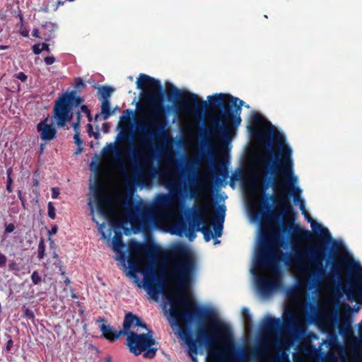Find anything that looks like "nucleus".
Segmentation results:
<instances>
[{
    "label": "nucleus",
    "mask_w": 362,
    "mask_h": 362,
    "mask_svg": "<svg viewBox=\"0 0 362 362\" xmlns=\"http://www.w3.org/2000/svg\"><path fill=\"white\" fill-rule=\"evenodd\" d=\"M214 204L211 202H204V204L196 209L192 213L194 227L196 230L201 231L206 241H209L214 235L211 230L208 219L210 217V213L214 209Z\"/></svg>",
    "instance_id": "obj_12"
},
{
    "label": "nucleus",
    "mask_w": 362,
    "mask_h": 362,
    "mask_svg": "<svg viewBox=\"0 0 362 362\" xmlns=\"http://www.w3.org/2000/svg\"><path fill=\"white\" fill-rule=\"evenodd\" d=\"M16 78L19 79L22 82H25L28 78V76L23 72L21 71L16 74Z\"/></svg>",
    "instance_id": "obj_43"
},
{
    "label": "nucleus",
    "mask_w": 362,
    "mask_h": 362,
    "mask_svg": "<svg viewBox=\"0 0 362 362\" xmlns=\"http://www.w3.org/2000/svg\"><path fill=\"white\" fill-rule=\"evenodd\" d=\"M163 273L153 269H151L148 273L144 274V286L152 299L158 300L163 288Z\"/></svg>",
    "instance_id": "obj_14"
},
{
    "label": "nucleus",
    "mask_w": 362,
    "mask_h": 362,
    "mask_svg": "<svg viewBox=\"0 0 362 362\" xmlns=\"http://www.w3.org/2000/svg\"><path fill=\"white\" fill-rule=\"evenodd\" d=\"M88 205L91 208L92 212H93V206L91 201L89 202Z\"/></svg>",
    "instance_id": "obj_64"
},
{
    "label": "nucleus",
    "mask_w": 362,
    "mask_h": 362,
    "mask_svg": "<svg viewBox=\"0 0 362 362\" xmlns=\"http://www.w3.org/2000/svg\"><path fill=\"white\" fill-rule=\"evenodd\" d=\"M84 98L77 95L76 90H71L62 94L54 103L53 118L58 127H64L74 117L72 110L78 107Z\"/></svg>",
    "instance_id": "obj_8"
},
{
    "label": "nucleus",
    "mask_w": 362,
    "mask_h": 362,
    "mask_svg": "<svg viewBox=\"0 0 362 362\" xmlns=\"http://www.w3.org/2000/svg\"><path fill=\"white\" fill-rule=\"evenodd\" d=\"M112 247L113 250L117 252H120L124 247L122 240V234L119 230L115 231V235L112 238Z\"/></svg>",
    "instance_id": "obj_24"
},
{
    "label": "nucleus",
    "mask_w": 362,
    "mask_h": 362,
    "mask_svg": "<svg viewBox=\"0 0 362 362\" xmlns=\"http://www.w3.org/2000/svg\"><path fill=\"white\" fill-rule=\"evenodd\" d=\"M8 268L11 271H18L19 270L18 265L15 262H10L8 264Z\"/></svg>",
    "instance_id": "obj_49"
},
{
    "label": "nucleus",
    "mask_w": 362,
    "mask_h": 362,
    "mask_svg": "<svg viewBox=\"0 0 362 362\" xmlns=\"http://www.w3.org/2000/svg\"><path fill=\"white\" fill-rule=\"evenodd\" d=\"M57 230H58V227L56 225L53 226L51 228V230L49 231V234L50 235L56 234L57 232Z\"/></svg>",
    "instance_id": "obj_55"
},
{
    "label": "nucleus",
    "mask_w": 362,
    "mask_h": 362,
    "mask_svg": "<svg viewBox=\"0 0 362 362\" xmlns=\"http://www.w3.org/2000/svg\"><path fill=\"white\" fill-rule=\"evenodd\" d=\"M197 164H198V160H192V161H190L191 166H192L194 165H197Z\"/></svg>",
    "instance_id": "obj_62"
},
{
    "label": "nucleus",
    "mask_w": 362,
    "mask_h": 362,
    "mask_svg": "<svg viewBox=\"0 0 362 362\" xmlns=\"http://www.w3.org/2000/svg\"><path fill=\"white\" fill-rule=\"evenodd\" d=\"M169 267L170 279L178 284L173 293L180 298L170 299V325L177 327V334L187 346L192 360H197L193 354L198 352V343L209 347L218 341L231 343L230 327L218 320L212 310L191 302L185 296L190 288L196 267L195 257L187 245L179 243L172 247Z\"/></svg>",
    "instance_id": "obj_1"
},
{
    "label": "nucleus",
    "mask_w": 362,
    "mask_h": 362,
    "mask_svg": "<svg viewBox=\"0 0 362 362\" xmlns=\"http://www.w3.org/2000/svg\"><path fill=\"white\" fill-rule=\"evenodd\" d=\"M221 170L218 173H217V175L221 177V178H220L219 180H220V182H222V179H225L227 177L228 171L223 164H221Z\"/></svg>",
    "instance_id": "obj_38"
},
{
    "label": "nucleus",
    "mask_w": 362,
    "mask_h": 362,
    "mask_svg": "<svg viewBox=\"0 0 362 362\" xmlns=\"http://www.w3.org/2000/svg\"><path fill=\"white\" fill-rule=\"evenodd\" d=\"M32 50L35 54H40L42 52L41 43H37L33 45Z\"/></svg>",
    "instance_id": "obj_41"
},
{
    "label": "nucleus",
    "mask_w": 362,
    "mask_h": 362,
    "mask_svg": "<svg viewBox=\"0 0 362 362\" xmlns=\"http://www.w3.org/2000/svg\"><path fill=\"white\" fill-rule=\"evenodd\" d=\"M95 322L99 324V329L101 331L102 335L111 342L115 341L121 336L126 335L128 333V330L132 327L147 329V325L143 320L132 312L126 313L122 324L123 328L119 331L114 329L111 326L107 325V320L104 317L95 319Z\"/></svg>",
    "instance_id": "obj_10"
},
{
    "label": "nucleus",
    "mask_w": 362,
    "mask_h": 362,
    "mask_svg": "<svg viewBox=\"0 0 362 362\" xmlns=\"http://www.w3.org/2000/svg\"><path fill=\"white\" fill-rule=\"evenodd\" d=\"M8 47L7 45H0V50L7 49Z\"/></svg>",
    "instance_id": "obj_59"
},
{
    "label": "nucleus",
    "mask_w": 362,
    "mask_h": 362,
    "mask_svg": "<svg viewBox=\"0 0 362 362\" xmlns=\"http://www.w3.org/2000/svg\"><path fill=\"white\" fill-rule=\"evenodd\" d=\"M128 264L130 269L128 274L130 276L136 277L135 274L140 272L139 262L138 259L136 257H129L128 259Z\"/></svg>",
    "instance_id": "obj_25"
},
{
    "label": "nucleus",
    "mask_w": 362,
    "mask_h": 362,
    "mask_svg": "<svg viewBox=\"0 0 362 362\" xmlns=\"http://www.w3.org/2000/svg\"><path fill=\"white\" fill-rule=\"evenodd\" d=\"M87 128H88V132L89 136H91L93 135L95 139H98L99 137L100 133L98 132L93 133V126L90 124H88L87 125Z\"/></svg>",
    "instance_id": "obj_42"
},
{
    "label": "nucleus",
    "mask_w": 362,
    "mask_h": 362,
    "mask_svg": "<svg viewBox=\"0 0 362 362\" xmlns=\"http://www.w3.org/2000/svg\"><path fill=\"white\" fill-rule=\"evenodd\" d=\"M40 33L37 28H34L32 32V35L33 37L40 38L41 37L39 35Z\"/></svg>",
    "instance_id": "obj_52"
},
{
    "label": "nucleus",
    "mask_w": 362,
    "mask_h": 362,
    "mask_svg": "<svg viewBox=\"0 0 362 362\" xmlns=\"http://www.w3.org/2000/svg\"><path fill=\"white\" fill-rule=\"evenodd\" d=\"M226 208L224 206H220L218 212L213 216L216 223L214 225L216 237H221L223 230V223L225 218Z\"/></svg>",
    "instance_id": "obj_22"
},
{
    "label": "nucleus",
    "mask_w": 362,
    "mask_h": 362,
    "mask_svg": "<svg viewBox=\"0 0 362 362\" xmlns=\"http://www.w3.org/2000/svg\"><path fill=\"white\" fill-rule=\"evenodd\" d=\"M18 16L19 17V19L21 21V23H23V14L22 13H18Z\"/></svg>",
    "instance_id": "obj_60"
},
{
    "label": "nucleus",
    "mask_w": 362,
    "mask_h": 362,
    "mask_svg": "<svg viewBox=\"0 0 362 362\" xmlns=\"http://www.w3.org/2000/svg\"><path fill=\"white\" fill-rule=\"evenodd\" d=\"M48 117L44 120L40 121L37 124V131L40 133V136L42 140L49 141L54 139L57 136V130L52 124L47 123Z\"/></svg>",
    "instance_id": "obj_17"
},
{
    "label": "nucleus",
    "mask_w": 362,
    "mask_h": 362,
    "mask_svg": "<svg viewBox=\"0 0 362 362\" xmlns=\"http://www.w3.org/2000/svg\"><path fill=\"white\" fill-rule=\"evenodd\" d=\"M7 262V257L5 255L0 252V267H4L6 266Z\"/></svg>",
    "instance_id": "obj_44"
},
{
    "label": "nucleus",
    "mask_w": 362,
    "mask_h": 362,
    "mask_svg": "<svg viewBox=\"0 0 362 362\" xmlns=\"http://www.w3.org/2000/svg\"><path fill=\"white\" fill-rule=\"evenodd\" d=\"M81 112L86 114L89 122L92 121V116H91L90 110L87 105H81Z\"/></svg>",
    "instance_id": "obj_35"
},
{
    "label": "nucleus",
    "mask_w": 362,
    "mask_h": 362,
    "mask_svg": "<svg viewBox=\"0 0 362 362\" xmlns=\"http://www.w3.org/2000/svg\"><path fill=\"white\" fill-rule=\"evenodd\" d=\"M146 331V333L138 334L129 329L126 334L127 345L130 352L135 356H139L143 352L144 358H153L156 356L157 349L152 346L155 345L156 341L152 330L147 328Z\"/></svg>",
    "instance_id": "obj_9"
},
{
    "label": "nucleus",
    "mask_w": 362,
    "mask_h": 362,
    "mask_svg": "<svg viewBox=\"0 0 362 362\" xmlns=\"http://www.w3.org/2000/svg\"><path fill=\"white\" fill-rule=\"evenodd\" d=\"M344 269L350 271L356 270L354 278L347 279L346 284H340V288L347 297L353 302L358 299L362 301V269L358 263L349 258H340L337 262H332L330 275L336 280L341 279Z\"/></svg>",
    "instance_id": "obj_6"
},
{
    "label": "nucleus",
    "mask_w": 362,
    "mask_h": 362,
    "mask_svg": "<svg viewBox=\"0 0 362 362\" xmlns=\"http://www.w3.org/2000/svg\"><path fill=\"white\" fill-rule=\"evenodd\" d=\"M158 247L156 245H147L136 241H133L129 245V252L131 254L133 252L139 253L142 252L148 257H153L156 255Z\"/></svg>",
    "instance_id": "obj_20"
},
{
    "label": "nucleus",
    "mask_w": 362,
    "mask_h": 362,
    "mask_svg": "<svg viewBox=\"0 0 362 362\" xmlns=\"http://www.w3.org/2000/svg\"><path fill=\"white\" fill-rule=\"evenodd\" d=\"M279 233L274 230L267 229L261 235L259 248L256 252L255 263L261 268H267L272 272L279 270L280 256H286L285 264L303 271L305 260H310L315 267L316 272L313 276L317 280L327 278L329 274L326 273L322 260L325 258V247L318 245L315 247H305L294 250L293 253L287 255L279 250L276 245Z\"/></svg>",
    "instance_id": "obj_3"
},
{
    "label": "nucleus",
    "mask_w": 362,
    "mask_h": 362,
    "mask_svg": "<svg viewBox=\"0 0 362 362\" xmlns=\"http://www.w3.org/2000/svg\"><path fill=\"white\" fill-rule=\"evenodd\" d=\"M57 28V26L51 22H46L42 25V37L41 39L44 40L45 42H48L54 37V33Z\"/></svg>",
    "instance_id": "obj_23"
},
{
    "label": "nucleus",
    "mask_w": 362,
    "mask_h": 362,
    "mask_svg": "<svg viewBox=\"0 0 362 362\" xmlns=\"http://www.w3.org/2000/svg\"><path fill=\"white\" fill-rule=\"evenodd\" d=\"M136 86L139 89H146L141 93V100L148 105L150 108L149 121L153 132L149 134L156 139L165 141L170 139L169 132L165 129L166 113L170 107L165 109L163 105V89L160 81L144 74H140Z\"/></svg>",
    "instance_id": "obj_4"
},
{
    "label": "nucleus",
    "mask_w": 362,
    "mask_h": 362,
    "mask_svg": "<svg viewBox=\"0 0 362 362\" xmlns=\"http://www.w3.org/2000/svg\"><path fill=\"white\" fill-rule=\"evenodd\" d=\"M207 99L210 108L220 110L219 117L212 122V130L228 144L231 140L230 132L241 122L240 115L244 102L224 93H216Z\"/></svg>",
    "instance_id": "obj_5"
},
{
    "label": "nucleus",
    "mask_w": 362,
    "mask_h": 362,
    "mask_svg": "<svg viewBox=\"0 0 362 362\" xmlns=\"http://www.w3.org/2000/svg\"><path fill=\"white\" fill-rule=\"evenodd\" d=\"M16 226L13 223H5L4 233L8 234L14 231Z\"/></svg>",
    "instance_id": "obj_39"
},
{
    "label": "nucleus",
    "mask_w": 362,
    "mask_h": 362,
    "mask_svg": "<svg viewBox=\"0 0 362 362\" xmlns=\"http://www.w3.org/2000/svg\"><path fill=\"white\" fill-rule=\"evenodd\" d=\"M30 278L34 285H38L42 281L41 276L37 271H34L31 274Z\"/></svg>",
    "instance_id": "obj_31"
},
{
    "label": "nucleus",
    "mask_w": 362,
    "mask_h": 362,
    "mask_svg": "<svg viewBox=\"0 0 362 362\" xmlns=\"http://www.w3.org/2000/svg\"><path fill=\"white\" fill-rule=\"evenodd\" d=\"M113 110L110 108V100H102L101 104V115L104 120H106L109 117L112 115Z\"/></svg>",
    "instance_id": "obj_26"
},
{
    "label": "nucleus",
    "mask_w": 362,
    "mask_h": 362,
    "mask_svg": "<svg viewBox=\"0 0 362 362\" xmlns=\"http://www.w3.org/2000/svg\"><path fill=\"white\" fill-rule=\"evenodd\" d=\"M280 202L284 206L286 213H291L292 211V207L288 199L284 197H281Z\"/></svg>",
    "instance_id": "obj_34"
},
{
    "label": "nucleus",
    "mask_w": 362,
    "mask_h": 362,
    "mask_svg": "<svg viewBox=\"0 0 362 362\" xmlns=\"http://www.w3.org/2000/svg\"><path fill=\"white\" fill-rule=\"evenodd\" d=\"M265 122L264 117L257 112H254L250 117V122L255 125H261Z\"/></svg>",
    "instance_id": "obj_29"
},
{
    "label": "nucleus",
    "mask_w": 362,
    "mask_h": 362,
    "mask_svg": "<svg viewBox=\"0 0 362 362\" xmlns=\"http://www.w3.org/2000/svg\"><path fill=\"white\" fill-rule=\"evenodd\" d=\"M242 315L244 319L245 320L246 324L249 325L252 322V317L250 314L249 310L246 308H243Z\"/></svg>",
    "instance_id": "obj_32"
},
{
    "label": "nucleus",
    "mask_w": 362,
    "mask_h": 362,
    "mask_svg": "<svg viewBox=\"0 0 362 362\" xmlns=\"http://www.w3.org/2000/svg\"><path fill=\"white\" fill-rule=\"evenodd\" d=\"M289 228L293 230V238L298 240L309 241L313 240L314 235L311 231L301 228L298 226L295 225L293 221L290 222Z\"/></svg>",
    "instance_id": "obj_21"
},
{
    "label": "nucleus",
    "mask_w": 362,
    "mask_h": 362,
    "mask_svg": "<svg viewBox=\"0 0 362 362\" xmlns=\"http://www.w3.org/2000/svg\"><path fill=\"white\" fill-rule=\"evenodd\" d=\"M7 337L9 338V339L7 341L6 344V351H10L11 349V348L13 347V340L11 339V337L10 335L7 334Z\"/></svg>",
    "instance_id": "obj_48"
},
{
    "label": "nucleus",
    "mask_w": 362,
    "mask_h": 362,
    "mask_svg": "<svg viewBox=\"0 0 362 362\" xmlns=\"http://www.w3.org/2000/svg\"><path fill=\"white\" fill-rule=\"evenodd\" d=\"M278 281L271 279L264 276L256 279V286L259 291L264 296H269L278 288Z\"/></svg>",
    "instance_id": "obj_16"
},
{
    "label": "nucleus",
    "mask_w": 362,
    "mask_h": 362,
    "mask_svg": "<svg viewBox=\"0 0 362 362\" xmlns=\"http://www.w3.org/2000/svg\"><path fill=\"white\" fill-rule=\"evenodd\" d=\"M47 213L48 216L51 219H54L56 218L55 208L53 206L52 202H49L47 205Z\"/></svg>",
    "instance_id": "obj_33"
},
{
    "label": "nucleus",
    "mask_w": 362,
    "mask_h": 362,
    "mask_svg": "<svg viewBox=\"0 0 362 362\" xmlns=\"http://www.w3.org/2000/svg\"><path fill=\"white\" fill-rule=\"evenodd\" d=\"M269 129L262 130L255 128L252 134L267 146V150L255 156L254 163L258 173L254 175L248 183V188L255 192L264 194L272 187L274 191L283 193L292 192L293 202L299 203L302 214L311 223L313 230L319 231V238L325 243L332 240L329 230L316 223L310 217L305 209L304 201L300 198V189L294 186L297 177L293 173L292 149L286 144L284 136L268 122Z\"/></svg>",
    "instance_id": "obj_2"
},
{
    "label": "nucleus",
    "mask_w": 362,
    "mask_h": 362,
    "mask_svg": "<svg viewBox=\"0 0 362 362\" xmlns=\"http://www.w3.org/2000/svg\"><path fill=\"white\" fill-rule=\"evenodd\" d=\"M93 191L99 213L103 216H107L110 210V202L103 194L102 183L98 181L93 187Z\"/></svg>",
    "instance_id": "obj_15"
},
{
    "label": "nucleus",
    "mask_w": 362,
    "mask_h": 362,
    "mask_svg": "<svg viewBox=\"0 0 362 362\" xmlns=\"http://www.w3.org/2000/svg\"><path fill=\"white\" fill-rule=\"evenodd\" d=\"M195 237V234H194V230L192 229V230H189V233H188V238L189 240H192V238H194Z\"/></svg>",
    "instance_id": "obj_53"
},
{
    "label": "nucleus",
    "mask_w": 362,
    "mask_h": 362,
    "mask_svg": "<svg viewBox=\"0 0 362 362\" xmlns=\"http://www.w3.org/2000/svg\"><path fill=\"white\" fill-rule=\"evenodd\" d=\"M86 86V84L85 83L83 82V81L82 80V78H77L76 80H75V83H74V87L80 90L81 89L85 88Z\"/></svg>",
    "instance_id": "obj_37"
},
{
    "label": "nucleus",
    "mask_w": 362,
    "mask_h": 362,
    "mask_svg": "<svg viewBox=\"0 0 362 362\" xmlns=\"http://www.w3.org/2000/svg\"><path fill=\"white\" fill-rule=\"evenodd\" d=\"M45 146V144H40V153H43Z\"/></svg>",
    "instance_id": "obj_61"
},
{
    "label": "nucleus",
    "mask_w": 362,
    "mask_h": 362,
    "mask_svg": "<svg viewBox=\"0 0 362 362\" xmlns=\"http://www.w3.org/2000/svg\"><path fill=\"white\" fill-rule=\"evenodd\" d=\"M167 98L175 104L177 113H189L192 110L201 113L206 107V103L193 93L178 89L174 85L168 86Z\"/></svg>",
    "instance_id": "obj_7"
},
{
    "label": "nucleus",
    "mask_w": 362,
    "mask_h": 362,
    "mask_svg": "<svg viewBox=\"0 0 362 362\" xmlns=\"http://www.w3.org/2000/svg\"><path fill=\"white\" fill-rule=\"evenodd\" d=\"M11 172V169H9L7 171L8 178H7V183H6V189L9 193L12 192V188H11L12 179L10 176Z\"/></svg>",
    "instance_id": "obj_40"
},
{
    "label": "nucleus",
    "mask_w": 362,
    "mask_h": 362,
    "mask_svg": "<svg viewBox=\"0 0 362 362\" xmlns=\"http://www.w3.org/2000/svg\"><path fill=\"white\" fill-rule=\"evenodd\" d=\"M243 170L242 169H238L235 170L230 177V185L233 188L235 187L234 182L235 181L240 180L243 177Z\"/></svg>",
    "instance_id": "obj_28"
},
{
    "label": "nucleus",
    "mask_w": 362,
    "mask_h": 362,
    "mask_svg": "<svg viewBox=\"0 0 362 362\" xmlns=\"http://www.w3.org/2000/svg\"><path fill=\"white\" fill-rule=\"evenodd\" d=\"M173 204V197L167 194H158L155 200L153 207L154 212L163 214L168 211Z\"/></svg>",
    "instance_id": "obj_18"
},
{
    "label": "nucleus",
    "mask_w": 362,
    "mask_h": 362,
    "mask_svg": "<svg viewBox=\"0 0 362 362\" xmlns=\"http://www.w3.org/2000/svg\"><path fill=\"white\" fill-rule=\"evenodd\" d=\"M113 88L110 86H103L98 88V93H100V100H110V97L113 92Z\"/></svg>",
    "instance_id": "obj_27"
},
{
    "label": "nucleus",
    "mask_w": 362,
    "mask_h": 362,
    "mask_svg": "<svg viewBox=\"0 0 362 362\" xmlns=\"http://www.w3.org/2000/svg\"><path fill=\"white\" fill-rule=\"evenodd\" d=\"M75 144L80 146L82 144V140L80 139V132H76L74 136Z\"/></svg>",
    "instance_id": "obj_46"
},
{
    "label": "nucleus",
    "mask_w": 362,
    "mask_h": 362,
    "mask_svg": "<svg viewBox=\"0 0 362 362\" xmlns=\"http://www.w3.org/2000/svg\"><path fill=\"white\" fill-rule=\"evenodd\" d=\"M103 129L105 132H108L109 131V125L107 123H104L103 124Z\"/></svg>",
    "instance_id": "obj_58"
},
{
    "label": "nucleus",
    "mask_w": 362,
    "mask_h": 362,
    "mask_svg": "<svg viewBox=\"0 0 362 362\" xmlns=\"http://www.w3.org/2000/svg\"><path fill=\"white\" fill-rule=\"evenodd\" d=\"M41 45H42V51L43 50L48 53L50 52L51 50L49 49V45L47 43L43 42V43H41Z\"/></svg>",
    "instance_id": "obj_51"
},
{
    "label": "nucleus",
    "mask_w": 362,
    "mask_h": 362,
    "mask_svg": "<svg viewBox=\"0 0 362 362\" xmlns=\"http://www.w3.org/2000/svg\"><path fill=\"white\" fill-rule=\"evenodd\" d=\"M124 112L127 114V116H121L120 119L122 121L124 119H129V117L133 115V111L130 109L126 110Z\"/></svg>",
    "instance_id": "obj_47"
},
{
    "label": "nucleus",
    "mask_w": 362,
    "mask_h": 362,
    "mask_svg": "<svg viewBox=\"0 0 362 362\" xmlns=\"http://www.w3.org/2000/svg\"><path fill=\"white\" fill-rule=\"evenodd\" d=\"M126 213L133 224L135 232L149 226L151 216V211L148 207H141L139 204L129 206L127 208Z\"/></svg>",
    "instance_id": "obj_13"
},
{
    "label": "nucleus",
    "mask_w": 362,
    "mask_h": 362,
    "mask_svg": "<svg viewBox=\"0 0 362 362\" xmlns=\"http://www.w3.org/2000/svg\"><path fill=\"white\" fill-rule=\"evenodd\" d=\"M80 124H81V122H79L78 121H76L73 123L72 127H73L75 133L79 132Z\"/></svg>",
    "instance_id": "obj_50"
},
{
    "label": "nucleus",
    "mask_w": 362,
    "mask_h": 362,
    "mask_svg": "<svg viewBox=\"0 0 362 362\" xmlns=\"http://www.w3.org/2000/svg\"><path fill=\"white\" fill-rule=\"evenodd\" d=\"M45 254V245L43 240H41L38 245L37 248V257L41 259L44 257Z\"/></svg>",
    "instance_id": "obj_30"
},
{
    "label": "nucleus",
    "mask_w": 362,
    "mask_h": 362,
    "mask_svg": "<svg viewBox=\"0 0 362 362\" xmlns=\"http://www.w3.org/2000/svg\"><path fill=\"white\" fill-rule=\"evenodd\" d=\"M105 362H112V358L110 356L106 357Z\"/></svg>",
    "instance_id": "obj_63"
},
{
    "label": "nucleus",
    "mask_w": 362,
    "mask_h": 362,
    "mask_svg": "<svg viewBox=\"0 0 362 362\" xmlns=\"http://www.w3.org/2000/svg\"><path fill=\"white\" fill-rule=\"evenodd\" d=\"M58 195H59V192L57 190V189L53 188L52 189V198L56 199V198H57Z\"/></svg>",
    "instance_id": "obj_56"
},
{
    "label": "nucleus",
    "mask_w": 362,
    "mask_h": 362,
    "mask_svg": "<svg viewBox=\"0 0 362 362\" xmlns=\"http://www.w3.org/2000/svg\"><path fill=\"white\" fill-rule=\"evenodd\" d=\"M81 112H81V109L76 112V121H78L79 122H81Z\"/></svg>",
    "instance_id": "obj_57"
},
{
    "label": "nucleus",
    "mask_w": 362,
    "mask_h": 362,
    "mask_svg": "<svg viewBox=\"0 0 362 362\" xmlns=\"http://www.w3.org/2000/svg\"><path fill=\"white\" fill-rule=\"evenodd\" d=\"M20 33L23 37H28L29 35V30L28 29L22 30L20 31Z\"/></svg>",
    "instance_id": "obj_54"
},
{
    "label": "nucleus",
    "mask_w": 362,
    "mask_h": 362,
    "mask_svg": "<svg viewBox=\"0 0 362 362\" xmlns=\"http://www.w3.org/2000/svg\"><path fill=\"white\" fill-rule=\"evenodd\" d=\"M44 61L47 65H51L55 62L56 59L54 56H49V57H46L44 59Z\"/></svg>",
    "instance_id": "obj_45"
},
{
    "label": "nucleus",
    "mask_w": 362,
    "mask_h": 362,
    "mask_svg": "<svg viewBox=\"0 0 362 362\" xmlns=\"http://www.w3.org/2000/svg\"><path fill=\"white\" fill-rule=\"evenodd\" d=\"M103 152L105 154L110 153L115 156V160L119 169L124 175V180L128 185H139L144 180V173L139 165H136V158L139 154L134 152L132 156L133 163L135 165L136 171L133 176H129L126 172V165L123 158V154L114 144H109L106 148H103Z\"/></svg>",
    "instance_id": "obj_11"
},
{
    "label": "nucleus",
    "mask_w": 362,
    "mask_h": 362,
    "mask_svg": "<svg viewBox=\"0 0 362 362\" xmlns=\"http://www.w3.org/2000/svg\"><path fill=\"white\" fill-rule=\"evenodd\" d=\"M281 322L280 319L274 318L269 315L265 317L260 322V329L262 332L272 334L277 332L280 329Z\"/></svg>",
    "instance_id": "obj_19"
},
{
    "label": "nucleus",
    "mask_w": 362,
    "mask_h": 362,
    "mask_svg": "<svg viewBox=\"0 0 362 362\" xmlns=\"http://www.w3.org/2000/svg\"><path fill=\"white\" fill-rule=\"evenodd\" d=\"M23 308H24L23 316L27 317L28 319L34 320V318H35L34 313L28 308H25V306H24Z\"/></svg>",
    "instance_id": "obj_36"
}]
</instances>
